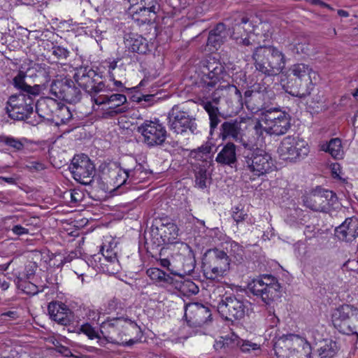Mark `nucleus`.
Instances as JSON below:
<instances>
[{
  "label": "nucleus",
  "instance_id": "1",
  "mask_svg": "<svg viewBox=\"0 0 358 358\" xmlns=\"http://www.w3.org/2000/svg\"><path fill=\"white\" fill-rule=\"evenodd\" d=\"M200 86L206 92L215 88L212 94L214 103L207 101L203 103V106L208 113L210 119V130L215 129L220 122L219 110L217 106L220 97L223 94L220 92L227 90L230 94H234L238 101L242 99V95L238 88L229 82L230 76L224 69V66L218 60L210 59L205 62L201 69Z\"/></svg>",
  "mask_w": 358,
  "mask_h": 358
},
{
  "label": "nucleus",
  "instance_id": "2",
  "mask_svg": "<svg viewBox=\"0 0 358 358\" xmlns=\"http://www.w3.org/2000/svg\"><path fill=\"white\" fill-rule=\"evenodd\" d=\"M25 77L24 72L19 71L13 78V85L20 90V93L10 96L7 102L6 112L15 120H25L32 114L34 100L41 92L40 85H27Z\"/></svg>",
  "mask_w": 358,
  "mask_h": 358
},
{
  "label": "nucleus",
  "instance_id": "3",
  "mask_svg": "<svg viewBox=\"0 0 358 358\" xmlns=\"http://www.w3.org/2000/svg\"><path fill=\"white\" fill-rule=\"evenodd\" d=\"M252 59L256 71L265 76L279 74L286 65L285 54L274 46L259 45L255 48Z\"/></svg>",
  "mask_w": 358,
  "mask_h": 358
},
{
  "label": "nucleus",
  "instance_id": "4",
  "mask_svg": "<svg viewBox=\"0 0 358 358\" xmlns=\"http://www.w3.org/2000/svg\"><path fill=\"white\" fill-rule=\"evenodd\" d=\"M291 117L278 108H270L262 112L254 126L255 134L261 136L265 131L270 135L281 136L291 127Z\"/></svg>",
  "mask_w": 358,
  "mask_h": 358
},
{
  "label": "nucleus",
  "instance_id": "5",
  "mask_svg": "<svg viewBox=\"0 0 358 358\" xmlns=\"http://www.w3.org/2000/svg\"><path fill=\"white\" fill-rule=\"evenodd\" d=\"M243 168L255 176H261L272 171L273 162L271 155L264 150L252 143H243Z\"/></svg>",
  "mask_w": 358,
  "mask_h": 358
},
{
  "label": "nucleus",
  "instance_id": "6",
  "mask_svg": "<svg viewBox=\"0 0 358 358\" xmlns=\"http://www.w3.org/2000/svg\"><path fill=\"white\" fill-rule=\"evenodd\" d=\"M121 327H126L128 330L137 329V324L131 320L124 317H108L100 324L101 334L110 342L121 345H132L137 343V339L127 338L122 336Z\"/></svg>",
  "mask_w": 358,
  "mask_h": 358
},
{
  "label": "nucleus",
  "instance_id": "7",
  "mask_svg": "<svg viewBox=\"0 0 358 358\" xmlns=\"http://www.w3.org/2000/svg\"><path fill=\"white\" fill-rule=\"evenodd\" d=\"M252 304L240 294L224 295L217 303V311L225 320H241L249 315Z\"/></svg>",
  "mask_w": 358,
  "mask_h": 358
},
{
  "label": "nucleus",
  "instance_id": "8",
  "mask_svg": "<svg viewBox=\"0 0 358 358\" xmlns=\"http://www.w3.org/2000/svg\"><path fill=\"white\" fill-rule=\"evenodd\" d=\"M248 289L257 297H259L266 304H270L279 297L280 285L272 275H260L252 278L248 283Z\"/></svg>",
  "mask_w": 358,
  "mask_h": 358
},
{
  "label": "nucleus",
  "instance_id": "9",
  "mask_svg": "<svg viewBox=\"0 0 358 358\" xmlns=\"http://www.w3.org/2000/svg\"><path fill=\"white\" fill-rule=\"evenodd\" d=\"M332 322L340 332L358 337V309L352 305L343 304L334 309Z\"/></svg>",
  "mask_w": 358,
  "mask_h": 358
},
{
  "label": "nucleus",
  "instance_id": "10",
  "mask_svg": "<svg viewBox=\"0 0 358 358\" xmlns=\"http://www.w3.org/2000/svg\"><path fill=\"white\" fill-rule=\"evenodd\" d=\"M230 259L227 254L219 249L208 250L203 259V269L208 279L215 280L226 275L229 270Z\"/></svg>",
  "mask_w": 358,
  "mask_h": 358
},
{
  "label": "nucleus",
  "instance_id": "11",
  "mask_svg": "<svg viewBox=\"0 0 358 358\" xmlns=\"http://www.w3.org/2000/svg\"><path fill=\"white\" fill-rule=\"evenodd\" d=\"M254 17L245 13H236L230 18L231 37L238 45L248 46L254 29Z\"/></svg>",
  "mask_w": 358,
  "mask_h": 358
},
{
  "label": "nucleus",
  "instance_id": "12",
  "mask_svg": "<svg viewBox=\"0 0 358 358\" xmlns=\"http://www.w3.org/2000/svg\"><path fill=\"white\" fill-rule=\"evenodd\" d=\"M304 205L314 210L328 212L338 207V198L332 191L317 187L303 199Z\"/></svg>",
  "mask_w": 358,
  "mask_h": 358
},
{
  "label": "nucleus",
  "instance_id": "13",
  "mask_svg": "<svg viewBox=\"0 0 358 358\" xmlns=\"http://www.w3.org/2000/svg\"><path fill=\"white\" fill-rule=\"evenodd\" d=\"M74 78L78 85L91 95L93 101L94 96L100 93L108 92V87L101 80V76L90 68H80L76 73Z\"/></svg>",
  "mask_w": 358,
  "mask_h": 358
},
{
  "label": "nucleus",
  "instance_id": "14",
  "mask_svg": "<svg viewBox=\"0 0 358 358\" xmlns=\"http://www.w3.org/2000/svg\"><path fill=\"white\" fill-rule=\"evenodd\" d=\"M168 120L170 129L177 134H196L198 132L196 119L178 106H174L169 111Z\"/></svg>",
  "mask_w": 358,
  "mask_h": 358
},
{
  "label": "nucleus",
  "instance_id": "15",
  "mask_svg": "<svg viewBox=\"0 0 358 358\" xmlns=\"http://www.w3.org/2000/svg\"><path fill=\"white\" fill-rule=\"evenodd\" d=\"M308 143L298 136L285 137L278 148V152L284 159L296 160L303 159L309 153Z\"/></svg>",
  "mask_w": 358,
  "mask_h": 358
},
{
  "label": "nucleus",
  "instance_id": "16",
  "mask_svg": "<svg viewBox=\"0 0 358 358\" xmlns=\"http://www.w3.org/2000/svg\"><path fill=\"white\" fill-rule=\"evenodd\" d=\"M73 178L80 183L87 185L93 182L95 166L87 155L74 156L69 167Z\"/></svg>",
  "mask_w": 358,
  "mask_h": 358
},
{
  "label": "nucleus",
  "instance_id": "17",
  "mask_svg": "<svg viewBox=\"0 0 358 358\" xmlns=\"http://www.w3.org/2000/svg\"><path fill=\"white\" fill-rule=\"evenodd\" d=\"M289 71L296 79L304 83L300 84V87L298 88H292L289 93L299 98H305L308 96L312 90L310 87L312 84V76L315 74L312 68L306 64L297 63L292 65Z\"/></svg>",
  "mask_w": 358,
  "mask_h": 358
},
{
  "label": "nucleus",
  "instance_id": "18",
  "mask_svg": "<svg viewBox=\"0 0 358 358\" xmlns=\"http://www.w3.org/2000/svg\"><path fill=\"white\" fill-rule=\"evenodd\" d=\"M137 130L143 136L144 143L150 147L161 145L166 138V128L157 119L144 121Z\"/></svg>",
  "mask_w": 358,
  "mask_h": 358
},
{
  "label": "nucleus",
  "instance_id": "19",
  "mask_svg": "<svg viewBox=\"0 0 358 358\" xmlns=\"http://www.w3.org/2000/svg\"><path fill=\"white\" fill-rule=\"evenodd\" d=\"M110 91L108 88L107 92H102L94 96V103L98 106H108L105 114L110 117L127 112L129 107L126 105L127 103L126 96L119 93L110 94Z\"/></svg>",
  "mask_w": 358,
  "mask_h": 358
},
{
  "label": "nucleus",
  "instance_id": "20",
  "mask_svg": "<svg viewBox=\"0 0 358 358\" xmlns=\"http://www.w3.org/2000/svg\"><path fill=\"white\" fill-rule=\"evenodd\" d=\"M50 90L57 98L70 103H76L81 99L80 89L76 87L74 81L69 79L55 82L51 85Z\"/></svg>",
  "mask_w": 358,
  "mask_h": 358
},
{
  "label": "nucleus",
  "instance_id": "21",
  "mask_svg": "<svg viewBox=\"0 0 358 358\" xmlns=\"http://www.w3.org/2000/svg\"><path fill=\"white\" fill-rule=\"evenodd\" d=\"M131 7L130 10L134 20L143 23L149 22L150 14L155 15L158 9L157 0H128Z\"/></svg>",
  "mask_w": 358,
  "mask_h": 358
},
{
  "label": "nucleus",
  "instance_id": "22",
  "mask_svg": "<svg viewBox=\"0 0 358 358\" xmlns=\"http://www.w3.org/2000/svg\"><path fill=\"white\" fill-rule=\"evenodd\" d=\"M335 236L338 240L346 243H352L358 237V219L348 217L335 229Z\"/></svg>",
  "mask_w": 358,
  "mask_h": 358
},
{
  "label": "nucleus",
  "instance_id": "23",
  "mask_svg": "<svg viewBox=\"0 0 358 358\" xmlns=\"http://www.w3.org/2000/svg\"><path fill=\"white\" fill-rule=\"evenodd\" d=\"M185 317H189V322L192 325L202 326L211 317L210 309L203 304L195 303L189 304L185 310Z\"/></svg>",
  "mask_w": 358,
  "mask_h": 358
},
{
  "label": "nucleus",
  "instance_id": "24",
  "mask_svg": "<svg viewBox=\"0 0 358 358\" xmlns=\"http://www.w3.org/2000/svg\"><path fill=\"white\" fill-rule=\"evenodd\" d=\"M243 121L230 120L226 121L221 124L220 137L223 140L231 138L237 142L246 143L243 140V129L242 128ZM248 143H252L249 141Z\"/></svg>",
  "mask_w": 358,
  "mask_h": 358
},
{
  "label": "nucleus",
  "instance_id": "25",
  "mask_svg": "<svg viewBox=\"0 0 358 358\" xmlns=\"http://www.w3.org/2000/svg\"><path fill=\"white\" fill-rule=\"evenodd\" d=\"M48 310L52 320L62 325H67L70 323L69 315L71 311L67 306L59 302H52L48 305Z\"/></svg>",
  "mask_w": 358,
  "mask_h": 358
},
{
  "label": "nucleus",
  "instance_id": "26",
  "mask_svg": "<svg viewBox=\"0 0 358 358\" xmlns=\"http://www.w3.org/2000/svg\"><path fill=\"white\" fill-rule=\"evenodd\" d=\"M124 43L129 51L138 54H145L148 50L147 40L142 36L135 33L124 35Z\"/></svg>",
  "mask_w": 358,
  "mask_h": 358
},
{
  "label": "nucleus",
  "instance_id": "27",
  "mask_svg": "<svg viewBox=\"0 0 358 358\" xmlns=\"http://www.w3.org/2000/svg\"><path fill=\"white\" fill-rule=\"evenodd\" d=\"M131 161L136 164L134 168L124 167L122 169L124 178L121 184L137 183L144 180L150 172L145 169L141 164H137L136 160L131 159Z\"/></svg>",
  "mask_w": 358,
  "mask_h": 358
},
{
  "label": "nucleus",
  "instance_id": "28",
  "mask_svg": "<svg viewBox=\"0 0 358 358\" xmlns=\"http://www.w3.org/2000/svg\"><path fill=\"white\" fill-rule=\"evenodd\" d=\"M36 112L42 118L52 120L55 111L58 107V101L50 97H43L36 103Z\"/></svg>",
  "mask_w": 358,
  "mask_h": 358
},
{
  "label": "nucleus",
  "instance_id": "29",
  "mask_svg": "<svg viewBox=\"0 0 358 358\" xmlns=\"http://www.w3.org/2000/svg\"><path fill=\"white\" fill-rule=\"evenodd\" d=\"M215 161L221 165L234 167L237 162L236 145L227 143L217 154Z\"/></svg>",
  "mask_w": 358,
  "mask_h": 358
},
{
  "label": "nucleus",
  "instance_id": "30",
  "mask_svg": "<svg viewBox=\"0 0 358 358\" xmlns=\"http://www.w3.org/2000/svg\"><path fill=\"white\" fill-rule=\"evenodd\" d=\"M241 338L236 334H231L225 336H221L215 341L214 348L217 351L227 350L239 345Z\"/></svg>",
  "mask_w": 358,
  "mask_h": 358
},
{
  "label": "nucleus",
  "instance_id": "31",
  "mask_svg": "<svg viewBox=\"0 0 358 358\" xmlns=\"http://www.w3.org/2000/svg\"><path fill=\"white\" fill-rule=\"evenodd\" d=\"M227 38L225 26L222 23L217 24L215 28L210 31L208 38L207 44L217 48L224 43Z\"/></svg>",
  "mask_w": 358,
  "mask_h": 358
},
{
  "label": "nucleus",
  "instance_id": "32",
  "mask_svg": "<svg viewBox=\"0 0 358 358\" xmlns=\"http://www.w3.org/2000/svg\"><path fill=\"white\" fill-rule=\"evenodd\" d=\"M320 150L329 153L334 159H341L343 155L341 141L338 138H332L328 143L321 145Z\"/></svg>",
  "mask_w": 358,
  "mask_h": 358
},
{
  "label": "nucleus",
  "instance_id": "33",
  "mask_svg": "<svg viewBox=\"0 0 358 358\" xmlns=\"http://www.w3.org/2000/svg\"><path fill=\"white\" fill-rule=\"evenodd\" d=\"M211 145V143L206 142L196 149L191 150L189 153L190 157L194 158L198 161H201L203 162H210V155L212 150Z\"/></svg>",
  "mask_w": 358,
  "mask_h": 358
},
{
  "label": "nucleus",
  "instance_id": "34",
  "mask_svg": "<svg viewBox=\"0 0 358 358\" xmlns=\"http://www.w3.org/2000/svg\"><path fill=\"white\" fill-rule=\"evenodd\" d=\"M161 230L162 231L161 236L164 243L172 244L176 242L178 236V228L176 224L172 222L163 224V228Z\"/></svg>",
  "mask_w": 358,
  "mask_h": 358
},
{
  "label": "nucleus",
  "instance_id": "35",
  "mask_svg": "<svg viewBox=\"0 0 358 358\" xmlns=\"http://www.w3.org/2000/svg\"><path fill=\"white\" fill-rule=\"evenodd\" d=\"M99 269L103 273L114 275L120 272L121 265L117 257L100 259Z\"/></svg>",
  "mask_w": 358,
  "mask_h": 358
},
{
  "label": "nucleus",
  "instance_id": "36",
  "mask_svg": "<svg viewBox=\"0 0 358 358\" xmlns=\"http://www.w3.org/2000/svg\"><path fill=\"white\" fill-rule=\"evenodd\" d=\"M72 113L68 106L58 102V107L55 111L52 121L58 122L61 123H66L72 118Z\"/></svg>",
  "mask_w": 358,
  "mask_h": 358
},
{
  "label": "nucleus",
  "instance_id": "37",
  "mask_svg": "<svg viewBox=\"0 0 358 358\" xmlns=\"http://www.w3.org/2000/svg\"><path fill=\"white\" fill-rule=\"evenodd\" d=\"M271 26L268 22H260L259 25L254 24L252 36H256L262 39L263 41L268 40L271 37Z\"/></svg>",
  "mask_w": 358,
  "mask_h": 358
},
{
  "label": "nucleus",
  "instance_id": "38",
  "mask_svg": "<svg viewBox=\"0 0 358 358\" xmlns=\"http://www.w3.org/2000/svg\"><path fill=\"white\" fill-rule=\"evenodd\" d=\"M338 351L337 344L331 340L325 341L324 344L318 349L320 358H332Z\"/></svg>",
  "mask_w": 358,
  "mask_h": 358
},
{
  "label": "nucleus",
  "instance_id": "39",
  "mask_svg": "<svg viewBox=\"0 0 358 358\" xmlns=\"http://www.w3.org/2000/svg\"><path fill=\"white\" fill-rule=\"evenodd\" d=\"M146 273L147 275L150 278V279L155 282H169L171 279L169 275L166 274L164 271L158 268H150L147 270Z\"/></svg>",
  "mask_w": 358,
  "mask_h": 358
},
{
  "label": "nucleus",
  "instance_id": "40",
  "mask_svg": "<svg viewBox=\"0 0 358 358\" xmlns=\"http://www.w3.org/2000/svg\"><path fill=\"white\" fill-rule=\"evenodd\" d=\"M209 174L205 169L199 168L195 172V185L200 189L206 188L210 182Z\"/></svg>",
  "mask_w": 358,
  "mask_h": 358
},
{
  "label": "nucleus",
  "instance_id": "41",
  "mask_svg": "<svg viewBox=\"0 0 358 358\" xmlns=\"http://www.w3.org/2000/svg\"><path fill=\"white\" fill-rule=\"evenodd\" d=\"M0 142L7 145L13 152L20 151L24 148L23 143L12 136H1Z\"/></svg>",
  "mask_w": 358,
  "mask_h": 358
},
{
  "label": "nucleus",
  "instance_id": "42",
  "mask_svg": "<svg viewBox=\"0 0 358 358\" xmlns=\"http://www.w3.org/2000/svg\"><path fill=\"white\" fill-rule=\"evenodd\" d=\"M230 256L234 258L236 264H241L243 261L244 250L243 246L236 242L230 244Z\"/></svg>",
  "mask_w": 358,
  "mask_h": 358
},
{
  "label": "nucleus",
  "instance_id": "43",
  "mask_svg": "<svg viewBox=\"0 0 358 358\" xmlns=\"http://www.w3.org/2000/svg\"><path fill=\"white\" fill-rule=\"evenodd\" d=\"M17 287L27 294H35L38 293V287L32 282L23 280L22 278H18Z\"/></svg>",
  "mask_w": 358,
  "mask_h": 358
},
{
  "label": "nucleus",
  "instance_id": "44",
  "mask_svg": "<svg viewBox=\"0 0 358 358\" xmlns=\"http://www.w3.org/2000/svg\"><path fill=\"white\" fill-rule=\"evenodd\" d=\"M52 55L57 60H65L69 56V51L61 45H53L50 50Z\"/></svg>",
  "mask_w": 358,
  "mask_h": 358
},
{
  "label": "nucleus",
  "instance_id": "45",
  "mask_svg": "<svg viewBox=\"0 0 358 358\" xmlns=\"http://www.w3.org/2000/svg\"><path fill=\"white\" fill-rule=\"evenodd\" d=\"M79 333L86 335L89 339L93 340L99 337V331H96L90 323L86 322L82 324L79 329Z\"/></svg>",
  "mask_w": 358,
  "mask_h": 358
},
{
  "label": "nucleus",
  "instance_id": "46",
  "mask_svg": "<svg viewBox=\"0 0 358 358\" xmlns=\"http://www.w3.org/2000/svg\"><path fill=\"white\" fill-rule=\"evenodd\" d=\"M290 49L296 54H308L309 51V44L306 40L303 39L301 42H295L290 44Z\"/></svg>",
  "mask_w": 358,
  "mask_h": 358
},
{
  "label": "nucleus",
  "instance_id": "47",
  "mask_svg": "<svg viewBox=\"0 0 358 358\" xmlns=\"http://www.w3.org/2000/svg\"><path fill=\"white\" fill-rule=\"evenodd\" d=\"M232 217L236 223L244 221L248 217L247 213L239 206L233 208Z\"/></svg>",
  "mask_w": 358,
  "mask_h": 358
},
{
  "label": "nucleus",
  "instance_id": "48",
  "mask_svg": "<svg viewBox=\"0 0 358 358\" xmlns=\"http://www.w3.org/2000/svg\"><path fill=\"white\" fill-rule=\"evenodd\" d=\"M236 347H240L243 352H249L250 350H256L259 348L257 344L248 341H243L242 339H241L240 345Z\"/></svg>",
  "mask_w": 358,
  "mask_h": 358
},
{
  "label": "nucleus",
  "instance_id": "49",
  "mask_svg": "<svg viewBox=\"0 0 358 358\" xmlns=\"http://www.w3.org/2000/svg\"><path fill=\"white\" fill-rule=\"evenodd\" d=\"M53 344L55 346L56 351L58 352L59 353L67 357L73 356V354L71 353V350L67 347L63 346L61 344H59L58 341H56V343L53 342Z\"/></svg>",
  "mask_w": 358,
  "mask_h": 358
},
{
  "label": "nucleus",
  "instance_id": "50",
  "mask_svg": "<svg viewBox=\"0 0 358 358\" xmlns=\"http://www.w3.org/2000/svg\"><path fill=\"white\" fill-rule=\"evenodd\" d=\"M155 94H145L142 95L137 98V101L141 103L142 101H145V103H143L144 107H148L151 106L153 103V99L155 98Z\"/></svg>",
  "mask_w": 358,
  "mask_h": 358
},
{
  "label": "nucleus",
  "instance_id": "51",
  "mask_svg": "<svg viewBox=\"0 0 358 358\" xmlns=\"http://www.w3.org/2000/svg\"><path fill=\"white\" fill-rule=\"evenodd\" d=\"M26 168L31 171H39L43 170L45 169V166L43 164H42L39 162L31 161V162H27V164H26Z\"/></svg>",
  "mask_w": 358,
  "mask_h": 358
},
{
  "label": "nucleus",
  "instance_id": "52",
  "mask_svg": "<svg viewBox=\"0 0 358 358\" xmlns=\"http://www.w3.org/2000/svg\"><path fill=\"white\" fill-rule=\"evenodd\" d=\"M11 231L16 236H22L29 234V229L20 224L14 225Z\"/></svg>",
  "mask_w": 358,
  "mask_h": 358
},
{
  "label": "nucleus",
  "instance_id": "53",
  "mask_svg": "<svg viewBox=\"0 0 358 358\" xmlns=\"http://www.w3.org/2000/svg\"><path fill=\"white\" fill-rule=\"evenodd\" d=\"M121 331L122 334V336H124V338H127V341H129L131 338V336L134 334H138L140 332V328L137 325V329H133V330H128L126 327H121Z\"/></svg>",
  "mask_w": 358,
  "mask_h": 358
},
{
  "label": "nucleus",
  "instance_id": "54",
  "mask_svg": "<svg viewBox=\"0 0 358 358\" xmlns=\"http://www.w3.org/2000/svg\"><path fill=\"white\" fill-rule=\"evenodd\" d=\"M101 252H102L103 259H110V258H113V257H117L116 252L113 251L112 250L108 249V248L105 250L104 247H103Z\"/></svg>",
  "mask_w": 358,
  "mask_h": 358
},
{
  "label": "nucleus",
  "instance_id": "55",
  "mask_svg": "<svg viewBox=\"0 0 358 358\" xmlns=\"http://www.w3.org/2000/svg\"><path fill=\"white\" fill-rule=\"evenodd\" d=\"M110 80L113 81L114 85L121 92H123L126 88L123 86V84L121 81L116 80L115 78V75L113 73H110V76H109Z\"/></svg>",
  "mask_w": 358,
  "mask_h": 358
},
{
  "label": "nucleus",
  "instance_id": "56",
  "mask_svg": "<svg viewBox=\"0 0 358 358\" xmlns=\"http://www.w3.org/2000/svg\"><path fill=\"white\" fill-rule=\"evenodd\" d=\"M267 318L269 321H271V326H275L279 322V319L275 316L274 313H271V310H269V314Z\"/></svg>",
  "mask_w": 358,
  "mask_h": 358
},
{
  "label": "nucleus",
  "instance_id": "57",
  "mask_svg": "<svg viewBox=\"0 0 358 358\" xmlns=\"http://www.w3.org/2000/svg\"><path fill=\"white\" fill-rule=\"evenodd\" d=\"M97 339V343L100 346H105L106 343H109L110 342L106 340L105 337H103L101 333H99V337L96 338Z\"/></svg>",
  "mask_w": 358,
  "mask_h": 358
},
{
  "label": "nucleus",
  "instance_id": "58",
  "mask_svg": "<svg viewBox=\"0 0 358 358\" xmlns=\"http://www.w3.org/2000/svg\"><path fill=\"white\" fill-rule=\"evenodd\" d=\"M0 180L5 181L6 182L11 185H14L16 183L15 179L12 177L0 176Z\"/></svg>",
  "mask_w": 358,
  "mask_h": 358
},
{
  "label": "nucleus",
  "instance_id": "59",
  "mask_svg": "<svg viewBox=\"0 0 358 358\" xmlns=\"http://www.w3.org/2000/svg\"><path fill=\"white\" fill-rule=\"evenodd\" d=\"M338 15L341 17H349L350 14L348 11L342 9H339L337 10Z\"/></svg>",
  "mask_w": 358,
  "mask_h": 358
},
{
  "label": "nucleus",
  "instance_id": "60",
  "mask_svg": "<svg viewBox=\"0 0 358 358\" xmlns=\"http://www.w3.org/2000/svg\"><path fill=\"white\" fill-rule=\"evenodd\" d=\"M117 67V62L113 61L110 63L108 66V71H109V76H110V73H113V71L115 70Z\"/></svg>",
  "mask_w": 358,
  "mask_h": 358
},
{
  "label": "nucleus",
  "instance_id": "61",
  "mask_svg": "<svg viewBox=\"0 0 358 358\" xmlns=\"http://www.w3.org/2000/svg\"><path fill=\"white\" fill-rule=\"evenodd\" d=\"M160 263H161V266L164 268H169V266L171 264L170 261L168 259H161Z\"/></svg>",
  "mask_w": 358,
  "mask_h": 358
},
{
  "label": "nucleus",
  "instance_id": "62",
  "mask_svg": "<svg viewBox=\"0 0 358 358\" xmlns=\"http://www.w3.org/2000/svg\"><path fill=\"white\" fill-rule=\"evenodd\" d=\"M3 315L10 317L12 318H15L17 316V313L15 311H8V312L3 313Z\"/></svg>",
  "mask_w": 358,
  "mask_h": 358
},
{
  "label": "nucleus",
  "instance_id": "63",
  "mask_svg": "<svg viewBox=\"0 0 358 358\" xmlns=\"http://www.w3.org/2000/svg\"><path fill=\"white\" fill-rule=\"evenodd\" d=\"M253 91L252 90H246L244 93L245 98L246 99L245 103H248L249 101L248 100V98L251 97L253 95Z\"/></svg>",
  "mask_w": 358,
  "mask_h": 358
},
{
  "label": "nucleus",
  "instance_id": "64",
  "mask_svg": "<svg viewBox=\"0 0 358 358\" xmlns=\"http://www.w3.org/2000/svg\"><path fill=\"white\" fill-rule=\"evenodd\" d=\"M189 287H192L191 290L193 293H196L198 292V287L196 286V285L192 282H189Z\"/></svg>",
  "mask_w": 358,
  "mask_h": 358
}]
</instances>
